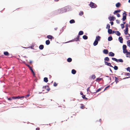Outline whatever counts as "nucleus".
<instances>
[{"label": "nucleus", "mask_w": 130, "mask_h": 130, "mask_svg": "<svg viewBox=\"0 0 130 130\" xmlns=\"http://www.w3.org/2000/svg\"><path fill=\"white\" fill-rule=\"evenodd\" d=\"M126 53L127 54H126V55H127V54L130 55V52H128V51H127V53Z\"/></svg>", "instance_id": "e2e57ef3"}, {"label": "nucleus", "mask_w": 130, "mask_h": 130, "mask_svg": "<svg viewBox=\"0 0 130 130\" xmlns=\"http://www.w3.org/2000/svg\"><path fill=\"white\" fill-rule=\"evenodd\" d=\"M103 53L105 54H107L108 53V51L107 50L104 49L103 51Z\"/></svg>", "instance_id": "1a4fd4ad"}, {"label": "nucleus", "mask_w": 130, "mask_h": 130, "mask_svg": "<svg viewBox=\"0 0 130 130\" xmlns=\"http://www.w3.org/2000/svg\"><path fill=\"white\" fill-rule=\"evenodd\" d=\"M112 59L114 60V61H116L117 62H118V59H117L115 58H112Z\"/></svg>", "instance_id": "4c0bfd02"}, {"label": "nucleus", "mask_w": 130, "mask_h": 130, "mask_svg": "<svg viewBox=\"0 0 130 130\" xmlns=\"http://www.w3.org/2000/svg\"><path fill=\"white\" fill-rule=\"evenodd\" d=\"M40 128L39 127H37L36 129V130H39Z\"/></svg>", "instance_id": "052dcab7"}, {"label": "nucleus", "mask_w": 130, "mask_h": 130, "mask_svg": "<svg viewBox=\"0 0 130 130\" xmlns=\"http://www.w3.org/2000/svg\"><path fill=\"white\" fill-rule=\"evenodd\" d=\"M110 23L111 25H112L113 24V22H110Z\"/></svg>", "instance_id": "bf43d9fd"}, {"label": "nucleus", "mask_w": 130, "mask_h": 130, "mask_svg": "<svg viewBox=\"0 0 130 130\" xmlns=\"http://www.w3.org/2000/svg\"><path fill=\"white\" fill-rule=\"evenodd\" d=\"M80 36L79 35H78L77 37H76L75 39H74V41H78L79 40V38Z\"/></svg>", "instance_id": "a211bd4d"}, {"label": "nucleus", "mask_w": 130, "mask_h": 130, "mask_svg": "<svg viewBox=\"0 0 130 130\" xmlns=\"http://www.w3.org/2000/svg\"><path fill=\"white\" fill-rule=\"evenodd\" d=\"M128 34V37H130V34H128H128Z\"/></svg>", "instance_id": "338daca9"}, {"label": "nucleus", "mask_w": 130, "mask_h": 130, "mask_svg": "<svg viewBox=\"0 0 130 130\" xmlns=\"http://www.w3.org/2000/svg\"><path fill=\"white\" fill-rule=\"evenodd\" d=\"M26 65L29 68L31 67H30V66L28 64H26Z\"/></svg>", "instance_id": "6e6d98bb"}, {"label": "nucleus", "mask_w": 130, "mask_h": 130, "mask_svg": "<svg viewBox=\"0 0 130 130\" xmlns=\"http://www.w3.org/2000/svg\"><path fill=\"white\" fill-rule=\"evenodd\" d=\"M30 70L33 73V75L34 76L35 75V73L33 71V70L32 69V68L31 67L30 68H29Z\"/></svg>", "instance_id": "b1692460"}, {"label": "nucleus", "mask_w": 130, "mask_h": 130, "mask_svg": "<svg viewBox=\"0 0 130 130\" xmlns=\"http://www.w3.org/2000/svg\"><path fill=\"white\" fill-rule=\"evenodd\" d=\"M43 88H45L48 91H50V89L49 88V87L47 86H43Z\"/></svg>", "instance_id": "0eeeda50"}, {"label": "nucleus", "mask_w": 130, "mask_h": 130, "mask_svg": "<svg viewBox=\"0 0 130 130\" xmlns=\"http://www.w3.org/2000/svg\"><path fill=\"white\" fill-rule=\"evenodd\" d=\"M116 22L118 24H119L120 22V21L119 20H116Z\"/></svg>", "instance_id": "c03bdc74"}, {"label": "nucleus", "mask_w": 130, "mask_h": 130, "mask_svg": "<svg viewBox=\"0 0 130 130\" xmlns=\"http://www.w3.org/2000/svg\"><path fill=\"white\" fill-rule=\"evenodd\" d=\"M121 11L119 9L117 10H115L113 12L114 14H116V13L118 12H120Z\"/></svg>", "instance_id": "f3484780"}, {"label": "nucleus", "mask_w": 130, "mask_h": 130, "mask_svg": "<svg viewBox=\"0 0 130 130\" xmlns=\"http://www.w3.org/2000/svg\"><path fill=\"white\" fill-rule=\"evenodd\" d=\"M95 76L94 75H92L90 77V79H94L95 78Z\"/></svg>", "instance_id": "9d476101"}, {"label": "nucleus", "mask_w": 130, "mask_h": 130, "mask_svg": "<svg viewBox=\"0 0 130 130\" xmlns=\"http://www.w3.org/2000/svg\"><path fill=\"white\" fill-rule=\"evenodd\" d=\"M101 78H97V79L96 80V81H97V80L100 81V80H101Z\"/></svg>", "instance_id": "a18cd8bd"}, {"label": "nucleus", "mask_w": 130, "mask_h": 130, "mask_svg": "<svg viewBox=\"0 0 130 130\" xmlns=\"http://www.w3.org/2000/svg\"><path fill=\"white\" fill-rule=\"evenodd\" d=\"M84 14L83 12L82 11H80L79 13V15L80 16Z\"/></svg>", "instance_id": "58836bf2"}, {"label": "nucleus", "mask_w": 130, "mask_h": 130, "mask_svg": "<svg viewBox=\"0 0 130 130\" xmlns=\"http://www.w3.org/2000/svg\"><path fill=\"white\" fill-rule=\"evenodd\" d=\"M12 98L13 99H16V96H13L12 97Z\"/></svg>", "instance_id": "603ef678"}, {"label": "nucleus", "mask_w": 130, "mask_h": 130, "mask_svg": "<svg viewBox=\"0 0 130 130\" xmlns=\"http://www.w3.org/2000/svg\"><path fill=\"white\" fill-rule=\"evenodd\" d=\"M105 64L106 65L108 66H109L113 68V66L111 65V63H108L106 61H105L104 62Z\"/></svg>", "instance_id": "20e7f679"}, {"label": "nucleus", "mask_w": 130, "mask_h": 130, "mask_svg": "<svg viewBox=\"0 0 130 130\" xmlns=\"http://www.w3.org/2000/svg\"><path fill=\"white\" fill-rule=\"evenodd\" d=\"M101 90V88H99V89H98L95 92H92L91 91H90V93H97V92H99L100 91V90Z\"/></svg>", "instance_id": "ddd939ff"}, {"label": "nucleus", "mask_w": 130, "mask_h": 130, "mask_svg": "<svg viewBox=\"0 0 130 130\" xmlns=\"http://www.w3.org/2000/svg\"><path fill=\"white\" fill-rule=\"evenodd\" d=\"M84 34V32L83 31H79L78 33V35H83Z\"/></svg>", "instance_id": "bb28decb"}, {"label": "nucleus", "mask_w": 130, "mask_h": 130, "mask_svg": "<svg viewBox=\"0 0 130 130\" xmlns=\"http://www.w3.org/2000/svg\"><path fill=\"white\" fill-rule=\"evenodd\" d=\"M44 48V45H41L39 46V48L40 49L42 50Z\"/></svg>", "instance_id": "6ab92c4d"}, {"label": "nucleus", "mask_w": 130, "mask_h": 130, "mask_svg": "<svg viewBox=\"0 0 130 130\" xmlns=\"http://www.w3.org/2000/svg\"><path fill=\"white\" fill-rule=\"evenodd\" d=\"M70 23L71 24L73 23H75V21L74 20L72 19L70 21Z\"/></svg>", "instance_id": "393cba45"}, {"label": "nucleus", "mask_w": 130, "mask_h": 130, "mask_svg": "<svg viewBox=\"0 0 130 130\" xmlns=\"http://www.w3.org/2000/svg\"><path fill=\"white\" fill-rule=\"evenodd\" d=\"M123 17L122 19V20L123 21H124L126 19V16L127 14H126V12L124 11V12L123 13Z\"/></svg>", "instance_id": "f03ea898"}, {"label": "nucleus", "mask_w": 130, "mask_h": 130, "mask_svg": "<svg viewBox=\"0 0 130 130\" xmlns=\"http://www.w3.org/2000/svg\"><path fill=\"white\" fill-rule=\"evenodd\" d=\"M24 96H16V99H20L21 98H24Z\"/></svg>", "instance_id": "e433bc0d"}, {"label": "nucleus", "mask_w": 130, "mask_h": 130, "mask_svg": "<svg viewBox=\"0 0 130 130\" xmlns=\"http://www.w3.org/2000/svg\"><path fill=\"white\" fill-rule=\"evenodd\" d=\"M72 73L73 74H75L76 73V71L74 69H72Z\"/></svg>", "instance_id": "412c9836"}, {"label": "nucleus", "mask_w": 130, "mask_h": 130, "mask_svg": "<svg viewBox=\"0 0 130 130\" xmlns=\"http://www.w3.org/2000/svg\"><path fill=\"white\" fill-rule=\"evenodd\" d=\"M115 82H116V83H117L118 82V79L116 77H115Z\"/></svg>", "instance_id": "c756f323"}, {"label": "nucleus", "mask_w": 130, "mask_h": 130, "mask_svg": "<svg viewBox=\"0 0 130 130\" xmlns=\"http://www.w3.org/2000/svg\"><path fill=\"white\" fill-rule=\"evenodd\" d=\"M117 16L118 17H120V15L119 13H118L117 14Z\"/></svg>", "instance_id": "3c124183"}, {"label": "nucleus", "mask_w": 130, "mask_h": 130, "mask_svg": "<svg viewBox=\"0 0 130 130\" xmlns=\"http://www.w3.org/2000/svg\"><path fill=\"white\" fill-rule=\"evenodd\" d=\"M116 6L117 8H118L121 6V4L120 3H118L116 4Z\"/></svg>", "instance_id": "dca6fc26"}, {"label": "nucleus", "mask_w": 130, "mask_h": 130, "mask_svg": "<svg viewBox=\"0 0 130 130\" xmlns=\"http://www.w3.org/2000/svg\"><path fill=\"white\" fill-rule=\"evenodd\" d=\"M80 94L81 95H83V93L82 92H80Z\"/></svg>", "instance_id": "0e129e2a"}, {"label": "nucleus", "mask_w": 130, "mask_h": 130, "mask_svg": "<svg viewBox=\"0 0 130 130\" xmlns=\"http://www.w3.org/2000/svg\"><path fill=\"white\" fill-rule=\"evenodd\" d=\"M114 69L115 70H117L118 69V68L117 66H115L114 67Z\"/></svg>", "instance_id": "ea45409f"}, {"label": "nucleus", "mask_w": 130, "mask_h": 130, "mask_svg": "<svg viewBox=\"0 0 130 130\" xmlns=\"http://www.w3.org/2000/svg\"><path fill=\"white\" fill-rule=\"evenodd\" d=\"M112 30L111 29H108V32L109 34H110L112 33Z\"/></svg>", "instance_id": "4be33fe9"}, {"label": "nucleus", "mask_w": 130, "mask_h": 130, "mask_svg": "<svg viewBox=\"0 0 130 130\" xmlns=\"http://www.w3.org/2000/svg\"><path fill=\"white\" fill-rule=\"evenodd\" d=\"M115 34L118 36H120L121 35L120 33L118 31H116L115 32Z\"/></svg>", "instance_id": "4468645a"}, {"label": "nucleus", "mask_w": 130, "mask_h": 130, "mask_svg": "<svg viewBox=\"0 0 130 130\" xmlns=\"http://www.w3.org/2000/svg\"><path fill=\"white\" fill-rule=\"evenodd\" d=\"M105 60L109 61V58L108 57H106L104 58Z\"/></svg>", "instance_id": "72a5a7b5"}, {"label": "nucleus", "mask_w": 130, "mask_h": 130, "mask_svg": "<svg viewBox=\"0 0 130 130\" xmlns=\"http://www.w3.org/2000/svg\"><path fill=\"white\" fill-rule=\"evenodd\" d=\"M121 27L122 28H124V25L123 24H121Z\"/></svg>", "instance_id": "09e8293b"}, {"label": "nucleus", "mask_w": 130, "mask_h": 130, "mask_svg": "<svg viewBox=\"0 0 130 130\" xmlns=\"http://www.w3.org/2000/svg\"><path fill=\"white\" fill-rule=\"evenodd\" d=\"M130 69V68L129 67H128L126 69V70L127 71H129Z\"/></svg>", "instance_id": "864d4df0"}, {"label": "nucleus", "mask_w": 130, "mask_h": 130, "mask_svg": "<svg viewBox=\"0 0 130 130\" xmlns=\"http://www.w3.org/2000/svg\"><path fill=\"white\" fill-rule=\"evenodd\" d=\"M108 55L110 56L113 57L115 56V54L112 52H110L109 53Z\"/></svg>", "instance_id": "423d86ee"}, {"label": "nucleus", "mask_w": 130, "mask_h": 130, "mask_svg": "<svg viewBox=\"0 0 130 130\" xmlns=\"http://www.w3.org/2000/svg\"><path fill=\"white\" fill-rule=\"evenodd\" d=\"M82 97V98L84 99H87V98L86 97L85 95H83Z\"/></svg>", "instance_id": "37998d69"}, {"label": "nucleus", "mask_w": 130, "mask_h": 130, "mask_svg": "<svg viewBox=\"0 0 130 130\" xmlns=\"http://www.w3.org/2000/svg\"><path fill=\"white\" fill-rule=\"evenodd\" d=\"M127 50L126 49L123 50V52L124 54L126 53H127Z\"/></svg>", "instance_id": "cd10ccee"}, {"label": "nucleus", "mask_w": 130, "mask_h": 130, "mask_svg": "<svg viewBox=\"0 0 130 130\" xmlns=\"http://www.w3.org/2000/svg\"><path fill=\"white\" fill-rule=\"evenodd\" d=\"M124 34L125 35H127L128 34V28L127 27V26L126 27L125 29V30H124Z\"/></svg>", "instance_id": "39448f33"}, {"label": "nucleus", "mask_w": 130, "mask_h": 130, "mask_svg": "<svg viewBox=\"0 0 130 130\" xmlns=\"http://www.w3.org/2000/svg\"><path fill=\"white\" fill-rule=\"evenodd\" d=\"M90 87H88L87 89V92H88V91H89L90 92V91H90Z\"/></svg>", "instance_id": "49530a36"}, {"label": "nucleus", "mask_w": 130, "mask_h": 130, "mask_svg": "<svg viewBox=\"0 0 130 130\" xmlns=\"http://www.w3.org/2000/svg\"><path fill=\"white\" fill-rule=\"evenodd\" d=\"M98 43V41L96 40H95L94 42L93 45L94 46H95L97 45Z\"/></svg>", "instance_id": "2eb2a0df"}, {"label": "nucleus", "mask_w": 130, "mask_h": 130, "mask_svg": "<svg viewBox=\"0 0 130 130\" xmlns=\"http://www.w3.org/2000/svg\"><path fill=\"white\" fill-rule=\"evenodd\" d=\"M112 40V38L111 36H110L108 37V40L109 41H111Z\"/></svg>", "instance_id": "2f4dec72"}, {"label": "nucleus", "mask_w": 130, "mask_h": 130, "mask_svg": "<svg viewBox=\"0 0 130 130\" xmlns=\"http://www.w3.org/2000/svg\"><path fill=\"white\" fill-rule=\"evenodd\" d=\"M4 54L6 56H9V54L7 52H4Z\"/></svg>", "instance_id": "a878e982"}, {"label": "nucleus", "mask_w": 130, "mask_h": 130, "mask_svg": "<svg viewBox=\"0 0 130 130\" xmlns=\"http://www.w3.org/2000/svg\"><path fill=\"white\" fill-rule=\"evenodd\" d=\"M67 61L68 62H70L72 61V59L71 58H69L67 59Z\"/></svg>", "instance_id": "7c9ffc66"}, {"label": "nucleus", "mask_w": 130, "mask_h": 130, "mask_svg": "<svg viewBox=\"0 0 130 130\" xmlns=\"http://www.w3.org/2000/svg\"><path fill=\"white\" fill-rule=\"evenodd\" d=\"M110 28V25L109 24H107V26L106 27V28L107 29H109Z\"/></svg>", "instance_id": "c9c22d12"}, {"label": "nucleus", "mask_w": 130, "mask_h": 130, "mask_svg": "<svg viewBox=\"0 0 130 130\" xmlns=\"http://www.w3.org/2000/svg\"><path fill=\"white\" fill-rule=\"evenodd\" d=\"M89 5L91 8H95L97 7L96 5L92 2H90Z\"/></svg>", "instance_id": "f257e3e1"}, {"label": "nucleus", "mask_w": 130, "mask_h": 130, "mask_svg": "<svg viewBox=\"0 0 130 130\" xmlns=\"http://www.w3.org/2000/svg\"><path fill=\"white\" fill-rule=\"evenodd\" d=\"M127 47L125 45H123V49H126Z\"/></svg>", "instance_id": "f704fd0d"}, {"label": "nucleus", "mask_w": 130, "mask_h": 130, "mask_svg": "<svg viewBox=\"0 0 130 130\" xmlns=\"http://www.w3.org/2000/svg\"><path fill=\"white\" fill-rule=\"evenodd\" d=\"M109 87V86H107V87H106L105 88V89H104V90H106V89L107 88H108Z\"/></svg>", "instance_id": "4d7b16f0"}, {"label": "nucleus", "mask_w": 130, "mask_h": 130, "mask_svg": "<svg viewBox=\"0 0 130 130\" xmlns=\"http://www.w3.org/2000/svg\"><path fill=\"white\" fill-rule=\"evenodd\" d=\"M130 77H127L126 78H123V79H126V78H129Z\"/></svg>", "instance_id": "680f3d73"}, {"label": "nucleus", "mask_w": 130, "mask_h": 130, "mask_svg": "<svg viewBox=\"0 0 130 130\" xmlns=\"http://www.w3.org/2000/svg\"><path fill=\"white\" fill-rule=\"evenodd\" d=\"M58 84L56 82H54V83L53 85L54 87H56L57 86Z\"/></svg>", "instance_id": "a19ab883"}, {"label": "nucleus", "mask_w": 130, "mask_h": 130, "mask_svg": "<svg viewBox=\"0 0 130 130\" xmlns=\"http://www.w3.org/2000/svg\"><path fill=\"white\" fill-rule=\"evenodd\" d=\"M108 19L110 21H113L116 19V18L113 16L110 17L108 18Z\"/></svg>", "instance_id": "7ed1b4c3"}, {"label": "nucleus", "mask_w": 130, "mask_h": 130, "mask_svg": "<svg viewBox=\"0 0 130 130\" xmlns=\"http://www.w3.org/2000/svg\"><path fill=\"white\" fill-rule=\"evenodd\" d=\"M48 81V78L47 77H44V81L46 83H47Z\"/></svg>", "instance_id": "aec40b11"}, {"label": "nucleus", "mask_w": 130, "mask_h": 130, "mask_svg": "<svg viewBox=\"0 0 130 130\" xmlns=\"http://www.w3.org/2000/svg\"><path fill=\"white\" fill-rule=\"evenodd\" d=\"M30 96V94H27L25 96V97L26 98L27 97H28Z\"/></svg>", "instance_id": "5fc2aeb1"}, {"label": "nucleus", "mask_w": 130, "mask_h": 130, "mask_svg": "<svg viewBox=\"0 0 130 130\" xmlns=\"http://www.w3.org/2000/svg\"><path fill=\"white\" fill-rule=\"evenodd\" d=\"M32 61L31 60H30L29 61V62L30 63H32Z\"/></svg>", "instance_id": "69168bd1"}, {"label": "nucleus", "mask_w": 130, "mask_h": 130, "mask_svg": "<svg viewBox=\"0 0 130 130\" xmlns=\"http://www.w3.org/2000/svg\"><path fill=\"white\" fill-rule=\"evenodd\" d=\"M47 38L50 39H54V37L50 35H48L47 36Z\"/></svg>", "instance_id": "9b49d317"}, {"label": "nucleus", "mask_w": 130, "mask_h": 130, "mask_svg": "<svg viewBox=\"0 0 130 130\" xmlns=\"http://www.w3.org/2000/svg\"><path fill=\"white\" fill-rule=\"evenodd\" d=\"M118 61H119L120 62H123V60L122 59H118Z\"/></svg>", "instance_id": "79ce46f5"}, {"label": "nucleus", "mask_w": 130, "mask_h": 130, "mask_svg": "<svg viewBox=\"0 0 130 130\" xmlns=\"http://www.w3.org/2000/svg\"><path fill=\"white\" fill-rule=\"evenodd\" d=\"M83 38L85 40H86L88 38V37L85 35L83 36Z\"/></svg>", "instance_id": "c85d7f7f"}, {"label": "nucleus", "mask_w": 130, "mask_h": 130, "mask_svg": "<svg viewBox=\"0 0 130 130\" xmlns=\"http://www.w3.org/2000/svg\"><path fill=\"white\" fill-rule=\"evenodd\" d=\"M45 43L47 45H48L50 43V41L49 40H48L46 41Z\"/></svg>", "instance_id": "5701e85b"}, {"label": "nucleus", "mask_w": 130, "mask_h": 130, "mask_svg": "<svg viewBox=\"0 0 130 130\" xmlns=\"http://www.w3.org/2000/svg\"><path fill=\"white\" fill-rule=\"evenodd\" d=\"M8 100L9 101H11L12 100V99L10 98H8Z\"/></svg>", "instance_id": "13d9d810"}, {"label": "nucleus", "mask_w": 130, "mask_h": 130, "mask_svg": "<svg viewBox=\"0 0 130 130\" xmlns=\"http://www.w3.org/2000/svg\"><path fill=\"white\" fill-rule=\"evenodd\" d=\"M80 108L82 109H84V106H83L80 107Z\"/></svg>", "instance_id": "8fccbe9b"}, {"label": "nucleus", "mask_w": 130, "mask_h": 130, "mask_svg": "<svg viewBox=\"0 0 130 130\" xmlns=\"http://www.w3.org/2000/svg\"><path fill=\"white\" fill-rule=\"evenodd\" d=\"M100 38L101 37L100 36H97L96 37L95 40H96L98 41H99L100 40Z\"/></svg>", "instance_id": "f8f14e48"}, {"label": "nucleus", "mask_w": 130, "mask_h": 130, "mask_svg": "<svg viewBox=\"0 0 130 130\" xmlns=\"http://www.w3.org/2000/svg\"><path fill=\"white\" fill-rule=\"evenodd\" d=\"M119 40L121 43L123 42V39L121 37H120L119 38Z\"/></svg>", "instance_id": "6e6552de"}, {"label": "nucleus", "mask_w": 130, "mask_h": 130, "mask_svg": "<svg viewBox=\"0 0 130 130\" xmlns=\"http://www.w3.org/2000/svg\"><path fill=\"white\" fill-rule=\"evenodd\" d=\"M56 2H57L59 1V0H54Z\"/></svg>", "instance_id": "774afa93"}, {"label": "nucleus", "mask_w": 130, "mask_h": 130, "mask_svg": "<svg viewBox=\"0 0 130 130\" xmlns=\"http://www.w3.org/2000/svg\"><path fill=\"white\" fill-rule=\"evenodd\" d=\"M126 75L127 76L130 75V74L128 73H126Z\"/></svg>", "instance_id": "de8ad7c7"}, {"label": "nucleus", "mask_w": 130, "mask_h": 130, "mask_svg": "<svg viewBox=\"0 0 130 130\" xmlns=\"http://www.w3.org/2000/svg\"><path fill=\"white\" fill-rule=\"evenodd\" d=\"M127 46L130 47V40L127 42Z\"/></svg>", "instance_id": "473e14b6"}]
</instances>
